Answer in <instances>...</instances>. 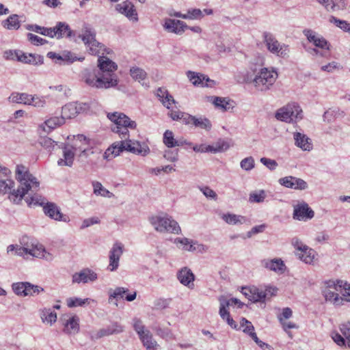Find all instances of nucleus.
<instances>
[{
	"label": "nucleus",
	"mask_w": 350,
	"mask_h": 350,
	"mask_svg": "<svg viewBox=\"0 0 350 350\" xmlns=\"http://www.w3.org/2000/svg\"><path fill=\"white\" fill-rule=\"evenodd\" d=\"M16 179L19 183L17 189L14 188V180L9 177L0 178V195L9 194L8 199L12 203L20 204L29 190L38 187V180L23 165L16 166Z\"/></svg>",
	"instance_id": "f257e3e1"
},
{
	"label": "nucleus",
	"mask_w": 350,
	"mask_h": 350,
	"mask_svg": "<svg viewBox=\"0 0 350 350\" xmlns=\"http://www.w3.org/2000/svg\"><path fill=\"white\" fill-rule=\"evenodd\" d=\"M278 72L273 69L262 67V62L250 63L247 70L237 77L239 83L253 84L254 88L260 92H267L275 83L278 79Z\"/></svg>",
	"instance_id": "f03ea898"
},
{
	"label": "nucleus",
	"mask_w": 350,
	"mask_h": 350,
	"mask_svg": "<svg viewBox=\"0 0 350 350\" xmlns=\"http://www.w3.org/2000/svg\"><path fill=\"white\" fill-rule=\"evenodd\" d=\"M107 118L114 123L111 126V131L118 133L122 140L129 139L130 129H135L137 123L135 121L131 120L126 115L120 112L108 113Z\"/></svg>",
	"instance_id": "7ed1b4c3"
},
{
	"label": "nucleus",
	"mask_w": 350,
	"mask_h": 350,
	"mask_svg": "<svg viewBox=\"0 0 350 350\" xmlns=\"http://www.w3.org/2000/svg\"><path fill=\"white\" fill-rule=\"evenodd\" d=\"M106 75L100 77V72L96 70L85 69L82 73V80L88 86L97 89H108L116 87V79H111L110 81H105Z\"/></svg>",
	"instance_id": "20e7f679"
},
{
	"label": "nucleus",
	"mask_w": 350,
	"mask_h": 350,
	"mask_svg": "<svg viewBox=\"0 0 350 350\" xmlns=\"http://www.w3.org/2000/svg\"><path fill=\"white\" fill-rule=\"evenodd\" d=\"M150 223L154 229L159 232H170L178 234L181 232L178 222L167 215L152 217L150 219Z\"/></svg>",
	"instance_id": "39448f33"
},
{
	"label": "nucleus",
	"mask_w": 350,
	"mask_h": 350,
	"mask_svg": "<svg viewBox=\"0 0 350 350\" xmlns=\"http://www.w3.org/2000/svg\"><path fill=\"white\" fill-rule=\"evenodd\" d=\"M263 41L270 53L282 58H287L289 56V46L285 44H280L271 33L264 32Z\"/></svg>",
	"instance_id": "423d86ee"
},
{
	"label": "nucleus",
	"mask_w": 350,
	"mask_h": 350,
	"mask_svg": "<svg viewBox=\"0 0 350 350\" xmlns=\"http://www.w3.org/2000/svg\"><path fill=\"white\" fill-rule=\"evenodd\" d=\"M79 37L82 39L84 44L89 48V52L94 55L99 56L103 55L106 49L103 44L98 42L95 37L96 33L90 28L85 27Z\"/></svg>",
	"instance_id": "0eeeda50"
},
{
	"label": "nucleus",
	"mask_w": 350,
	"mask_h": 350,
	"mask_svg": "<svg viewBox=\"0 0 350 350\" xmlns=\"http://www.w3.org/2000/svg\"><path fill=\"white\" fill-rule=\"evenodd\" d=\"M302 110L300 107L293 103H288L286 106L277 110L275 117L277 120L291 122L294 120L301 119Z\"/></svg>",
	"instance_id": "6e6552de"
},
{
	"label": "nucleus",
	"mask_w": 350,
	"mask_h": 350,
	"mask_svg": "<svg viewBox=\"0 0 350 350\" xmlns=\"http://www.w3.org/2000/svg\"><path fill=\"white\" fill-rule=\"evenodd\" d=\"M98 62V66L99 67V69L101 72V73H100V77H104L105 75H106L105 78L107 79H105V81H110L111 79H116V86L118 83V78L114 72L118 68L117 64L109 58L104 56H100Z\"/></svg>",
	"instance_id": "1a4fd4ad"
},
{
	"label": "nucleus",
	"mask_w": 350,
	"mask_h": 350,
	"mask_svg": "<svg viewBox=\"0 0 350 350\" xmlns=\"http://www.w3.org/2000/svg\"><path fill=\"white\" fill-rule=\"evenodd\" d=\"M90 108L88 103L72 102L69 103L62 108V117L65 121L66 119L75 118L78 114L86 112Z\"/></svg>",
	"instance_id": "9d476101"
},
{
	"label": "nucleus",
	"mask_w": 350,
	"mask_h": 350,
	"mask_svg": "<svg viewBox=\"0 0 350 350\" xmlns=\"http://www.w3.org/2000/svg\"><path fill=\"white\" fill-rule=\"evenodd\" d=\"M119 151H127L135 154H141L145 156L150 152V149L147 146H142L140 142L135 140L127 139L122 140L119 143Z\"/></svg>",
	"instance_id": "9b49d317"
},
{
	"label": "nucleus",
	"mask_w": 350,
	"mask_h": 350,
	"mask_svg": "<svg viewBox=\"0 0 350 350\" xmlns=\"http://www.w3.org/2000/svg\"><path fill=\"white\" fill-rule=\"evenodd\" d=\"M42 209L44 215L51 219L66 223L70 221L69 217L63 214L61 212L60 208L54 202H46L42 207Z\"/></svg>",
	"instance_id": "f8f14e48"
},
{
	"label": "nucleus",
	"mask_w": 350,
	"mask_h": 350,
	"mask_svg": "<svg viewBox=\"0 0 350 350\" xmlns=\"http://www.w3.org/2000/svg\"><path fill=\"white\" fill-rule=\"evenodd\" d=\"M187 75L189 81L195 86L200 85L202 87H213L215 84V82L213 80L199 72L188 71Z\"/></svg>",
	"instance_id": "ddd939ff"
},
{
	"label": "nucleus",
	"mask_w": 350,
	"mask_h": 350,
	"mask_svg": "<svg viewBox=\"0 0 350 350\" xmlns=\"http://www.w3.org/2000/svg\"><path fill=\"white\" fill-rule=\"evenodd\" d=\"M280 185L291 189L304 190L308 188L307 183L301 178L289 176L279 179Z\"/></svg>",
	"instance_id": "4468645a"
},
{
	"label": "nucleus",
	"mask_w": 350,
	"mask_h": 350,
	"mask_svg": "<svg viewBox=\"0 0 350 350\" xmlns=\"http://www.w3.org/2000/svg\"><path fill=\"white\" fill-rule=\"evenodd\" d=\"M116 10L120 14H124L129 19L134 21H138L137 13L133 4L129 1H124L118 3L116 6Z\"/></svg>",
	"instance_id": "2eb2a0df"
},
{
	"label": "nucleus",
	"mask_w": 350,
	"mask_h": 350,
	"mask_svg": "<svg viewBox=\"0 0 350 350\" xmlns=\"http://www.w3.org/2000/svg\"><path fill=\"white\" fill-rule=\"evenodd\" d=\"M88 139L83 135H78L77 137H75L72 144L70 146L75 152H81L80 156H88L89 153H93V151L88 149Z\"/></svg>",
	"instance_id": "dca6fc26"
},
{
	"label": "nucleus",
	"mask_w": 350,
	"mask_h": 350,
	"mask_svg": "<svg viewBox=\"0 0 350 350\" xmlns=\"http://www.w3.org/2000/svg\"><path fill=\"white\" fill-rule=\"evenodd\" d=\"M314 215V211L309 208L308 204L302 202L294 206L293 218L298 220L312 219Z\"/></svg>",
	"instance_id": "f3484780"
},
{
	"label": "nucleus",
	"mask_w": 350,
	"mask_h": 350,
	"mask_svg": "<svg viewBox=\"0 0 350 350\" xmlns=\"http://www.w3.org/2000/svg\"><path fill=\"white\" fill-rule=\"evenodd\" d=\"M303 33L308 40L312 42L315 46L329 50V44L323 37L317 36L314 31L309 29H304Z\"/></svg>",
	"instance_id": "a211bd4d"
},
{
	"label": "nucleus",
	"mask_w": 350,
	"mask_h": 350,
	"mask_svg": "<svg viewBox=\"0 0 350 350\" xmlns=\"http://www.w3.org/2000/svg\"><path fill=\"white\" fill-rule=\"evenodd\" d=\"M123 253L122 245L120 243H116L113 245L109 252V269L111 271H115L119 266V260L121 255Z\"/></svg>",
	"instance_id": "6ab92c4d"
},
{
	"label": "nucleus",
	"mask_w": 350,
	"mask_h": 350,
	"mask_svg": "<svg viewBox=\"0 0 350 350\" xmlns=\"http://www.w3.org/2000/svg\"><path fill=\"white\" fill-rule=\"evenodd\" d=\"M97 279V274L90 269H83L79 273L72 275L73 283H88L94 282Z\"/></svg>",
	"instance_id": "aec40b11"
},
{
	"label": "nucleus",
	"mask_w": 350,
	"mask_h": 350,
	"mask_svg": "<svg viewBox=\"0 0 350 350\" xmlns=\"http://www.w3.org/2000/svg\"><path fill=\"white\" fill-rule=\"evenodd\" d=\"M36 248V246H32L31 248L26 247H22L18 245H10L7 247V252L10 253L14 252L15 254L19 256H25L27 254H29L33 256H40V252Z\"/></svg>",
	"instance_id": "412c9836"
},
{
	"label": "nucleus",
	"mask_w": 350,
	"mask_h": 350,
	"mask_svg": "<svg viewBox=\"0 0 350 350\" xmlns=\"http://www.w3.org/2000/svg\"><path fill=\"white\" fill-rule=\"evenodd\" d=\"M165 29L176 34H182L188 27L185 23L179 20L167 18L164 24Z\"/></svg>",
	"instance_id": "4be33fe9"
},
{
	"label": "nucleus",
	"mask_w": 350,
	"mask_h": 350,
	"mask_svg": "<svg viewBox=\"0 0 350 350\" xmlns=\"http://www.w3.org/2000/svg\"><path fill=\"white\" fill-rule=\"evenodd\" d=\"M40 189V182L38 181V187L36 189L29 190L25 195L27 196L25 198V202L29 206L31 204L40 205L44 206L48 202L44 198L38 194L36 192Z\"/></svg>",
	"instance_id": "5701e85b"
},
{
	"label": "nucleus",
	"mask_w": 350,
	"mask_h": 350,
	"mask_svg": "<svg viewBox=\"0 0 350 350\" xmlns=\"http://www.w3.org/2000/svg\"><path fill=\"white\" fill-rule=\"evenodd\" d=\"M65 121L60 117H53L46 120L43 124L39 126L40 134L48 133L57 126L64 124Z\"/></svg>",
	"instance_id": "b1692460"
},
{
	"label": "nucleus",
	"mask_w": 350,
	"mask_h": 350,
	"mask_svg": "<svg viewBox=\"0 0 350 350\" xmlns=\"http://www.w3.org/2000/svg\"><path fill=\"white\" fill-rule=\"evenodd\" d=\"M177 278L182 284L187 286L190 288L193 287L195 276L190 269L187 267L182 268L178 272Z\"/></svg>",
	"instance_id": "393cba45"
},
{
	"label": "nucleus",
	"mask_w": 350,
	"mask_h": 350,
	"mask_svg": "<svg viewBox=\"0 0 350 350\" xmlns=\"http://www.w3.org/2000/svg\"><path fill=\"white\" fill-rule=\"evenodd\" d=\"M18 61L24 64L37 66L44 63V58L40 55L25 53L20 51L19 55L18 56Z\"/></svg>",
	"instance_id": "a878e982"
},
{
	"label": "nucleus",
	"mask_w": 350,
	"mask_h": 350,
	"mask_svg": "<svg viewBox=\"0 0 350 350\" xmlns=\"http://www.w3.org/2000/svg\"><path fill=\"white\" fill-rule=\"evenodd\" d=\"M163 142V144L167 148H174L176 146H180L184 144H188L189 146H191V143L187 142L186 140L176 139L174 138L173 132L170 130H167L164 133Z\"/></svg>",
	"instance_id": "bb28decb"
},
{
	"label": "nucleus",
	"mask_w": 350,
	"mask_h": 350,
	"mask_svg": "<svg viewBox=\"0 0 350 350\" xmlns=\"http://www.w3.org/2000/svg\"><path fill=\"white\" fill-rule=\"evenodd\" d=\"M295 145L304 151H310L312 148L311 139L306 135L296 132L293 135Z\"/></svg>",
	"instance_id": "cd10ccee"
},
{
	"label": "nucleus",
	"mask_w": 350,
	"mask_h": 350,
	"mask_svg": "<svg viewBox=\"0 0 350 350\" xmlns=\"http://www.w3.org/2000/svg\"><path fill=\"white\" fill-rule=\"evenodd\" d=\"M63 148L64 159H60L57 161L59 165L72 166L74 161L75 151L70 148L69 144L65 145Z\"/></svg>",
	"instance_id": "c85d7f7f"
},
{
	"label": "nucleus",
	"mask_w": 350,
	"mask_h": 350,
	"mask_svg": "<svg viewBox=\"0 0 350 350\" xmlns=\"http://www.w3.org/2000/svg\"><path fill=\"white\" fill-rule=\"evenodd\" d=\"M64 332L68 334H76L79 331V318L77 315L70 317L64 324Z\"/></svg>",
	"instance_id": "c756f323"
},
{
	"label": "nucleus",
	"mask_w": 350,
	"mask_h": 350,
	"mask_svg": "<svg viewBox=\"0 0 350 350\" xmlns=\"http://www.w3.org/2000/svg\"><path fill=\"white\" fill-rule=\"evenodd\" d=\"M157 96L159 97L162 104L168 109H170V106L172 104L176 103L173 96L165 88H159L157 90Z\"/></svg>",
	"instance_id": "7c9ffc66"
},
{
	"label": "nucleus",
	"mask_w": 350,
	"mask_h": 350,
	"mask_svg": "<svg viewBox=\"0 0 350 350\" xmlns=\"http://www.w3.org/2000/svg\"><path fill=\"white\" fill-rule=\"evenodd\" d=\"M139 338L146 350H157L159 347V345L154 339L150 331H147L146 334L141 336Z\"/></svg>",
	"instance_id": "2f4dec72"
},
{
	"label": "nucleus",
	"mask_w": 350,
	"mask_h": 350,
	"mask_svg": "<svg viewBox=\"0 0 350 350\" xmlns=\"http://www.w3.org/2000/svg\"><path fill=\"white\" fill-rule=\"evenodd\" d=\"M326 286L325 289L323 291V295L326 301H330L335 305H340V301L342 300V298L339 297V295L336 293L334 291V287L328 286L327 281L325 282Z\"/></svg>",
	"instance_id": "473e14b6"
},
{
	"label": "nucleus",
	"mask_w": 350,
	"mask_h": 350,
	"mask_svg": "<svg viewBox=\"0 0 350 350\" xmlns=\"http://www.w3.org/2000/svg\"><path fill=\"white\" fill-rule=\"evenodd\" d=\"M18 14H12L1 22L2 26L8 30L18 29L21 27V21Z\"/></svg>",
	"instance_id": "72a5a7b5"
},
{
	"label": "nucleus",
	"mask_w": 350,
	"mask_h": 350,
	"mask_svg": "<svg viewBox=\"0 0 350 350\" xmlns=\"http://www.w3.org/2000/svg\"><path fill=\"white\" fill-rule=\"evenodd\" d=\"M30 96L31 94H28L27 93L13 92L9 96L8 100L10 103H13L24 104L29 105H30Z\"/></svg>",
	"instance_id": "f704fd0d"
},
{
	"label": "nucleus",
	"mask_w": 350,
	"mask_h": 350,
	"mask_svg": "<svg viewBox=\"0 0 350 350\" xmlns=\"http://www.w3.org/2000/svg\"><path fill=\"white\" fill-rule=\"evenodd\" d=\"M328 286L334 287V291H339L342 289L344 290L345 293L343 295L350 296V284L343 280H337L334 282L333 280L327 281Z\"/></svg>",
	"instance_id": "c9c22d12"
},
{
	"label": "nucleus",
	"mask_w": 350,
	"mask_h": 350,
	"mask_svg": "<svg viewBox=\"0 0 350 350\" xmlns=\"http://www.w3.org/2000/svg\"><path fill=\"white\" fill-rule=\"evenodd\" d=\"M54 28L55 36L57 38L62 37H70L72 33L68 25L65 23L59 22Z\"/></svg>",
	"instance_id": "e433bc0d"
},
{
	"label": "nucleus",
	"mask_w": 350,
	"mask_h": 350,
	"mask_svg": "<svg viewBox=\"0 0 350 350\" xmlns=\"http://www.w3.org/2000/svg\"><path fill=\"white\" fill-rule=\"evenodd\" d=\"M265 267L274 271L283 272L285 269V265L281 259H273L265 261Z\"/></svg>",
	"instance_id": "4c0bfd02"
},
{
	"label": "nucleus",
	"mask_w": 350,
	"mask_h": 350,
	"mask_svg": "<svg viewBox=\"0 0 350 350\" xmlns=\"http://www.w3.org/2000/svg\"><path fill=\"white\" fill-rule=\"evenodd\" d=\"M228 148V145L224 141L219 140L214 145H206L204 147V152H219L226 150Z\"/></svg>",
	"instance_id": "58836bf2"
},
{
	"label": "nucleus",
	"mask_w": 350,
	"mask_h": 350,
	"mask_svg": "<svg viewBox=\"0 0 350 350\" xmlns=\"http://www.w3.org/2000/svg\"><path fill=\"white\" fill-rule=\"evenodd\" d=\"M193 124L196 127H198L206 131H210L212 127L211 121L208 118L202 116L199 118L194 116Z\"/></svg>",
	"instance_id": "ea45409f"
},
{
	"label": "nucleus",
	"mask_w": 350,
	"mask_h": 350,
	"mask_svg": "<svg viewBox=\"0 0 350 350\" xmlns=\"http://www.w3.org/2000/svg\"><path fill=\"white\" fill-rule=\"evenodd\" d=\"M222 219L228 224L235 225L237 224H243L246 221L245 217L237 215L235 214H224Z\"/></svg>",
	"instance_id": "a19ab883"
},
{
	"label": "nucleus",
	"mask_w": 350,
	"mask_h": 350,
	"mask_svg": "<svg viewBox=\"0 0 350 350\" xmlns=\"http://www.w3.org/2000/svg\"><path fill=\"white\" fill-rule=\"evenodd\" d=\"M291 244L295 248L296 252H306V253L308 252V256H310L311 253L313 254L312 248L304 244L302 241H300L297 237H294L292 239Z\"/></svg>",
	"instance_id": "79ce46f5"
},
{
	"label": "nucleus",
	"mask_w": 350,
	"mask_h": 350,
	"mask_svg": "<svg viewBox=\"0 0 350 350\" xmlns=\"http://www.w3.org/2000/svg\"><path fill=\"white\" fill-rule=\"evenodd\" d=\"M213 103L215 106L219 109H222L223 111H227L232 108L230 100H227L226 98H221L218 96H213Z\"/></svg>",
	"instance_id": "37998d69"
},
{
	"label": "nucleus",
	"mask_w": 350,
	"mask_h": 350,
	"mask_svg": "<svg viewBox=\"0 0 350 350\" xmlns=\"http://www.w3.org/2000/svg\"><path fill=\"white\" fill-rule=\"evenodd\" d=\"M27 282H14L12 284V290L18 296L25 297L27 290Z\"/></svg>",
	"instance_id": "c03bdc74"
},
{
	"label": "nucleus",
	"mask_w": 350,
	"mask_h": 350,
	"mask_svg": "<svg viewBox=\"0 0 350 350\" xmlns=\"http://www.w3.org/2000/svg\"><path fill=\"white\" fill-rule=\"evenodd\" d=\"M219 301L220 304L219 314L223 319H225L228 316H230V313L227 310V308L230 306V301H228L225 296H220Z\"/></svg>",
	"instance_id": "a18cd8bd"
},
{
	"label": "nucleus",
	"mask_w": 350,
	"mask_h": 350,
	"mask_svg": "<svg viewBox=\"0 0 350 350\" xmlns=\"http://www.w3.org/2000/svg\"><path fill=\"white\" fill-rule=\"evenodd\" d=\"M119 143L120 142H115L111 145V147L107 148L103 154V158L107 160H109L111 159V157L118 156L120 153L122 152L119 151L120 148H118L119 146H118L120 145Z\"/></svg>",
	"instance_id": "49530a36"
},
{
	"label": "nucleus",
	"mask_w": 350,
	"mask_h": 350,
	"mask_svg": "<svg viewBox=\"0 0 350 350\" xmlns=\"http://www.w3.org/2000/svg\"><path fill=\"white\" fill-rule=\"evenodd\" d=\"M344 112L336 109H329L323 114V119L328 122H332L335 118L343 116Z\"/></svg>",
	"instance_id": "de8ad7c7"
},
{
	"label": "nucleus",
	"mask_w": 350,
	"mask_h": 350,
	"mask_svg": "<svg viewBox=\"0 0 350 350\" xmlns=\"http://www.w3.org/2000/svg\"><path fill=\"white\" fill-rule=\"evenodd\" d=\"M312 251L313 252V254L311 253L310 256H308V252H301V251L295 252V255L301 261L304 262L306 264L310 265L313 263L314 260L315 259V257L317 256V252L313 249H312Z\"/></svg>",
	"instance_id": "09e8293b"
},
{
	"label": "nucleus",
	"mask_w": 350,
	"mask_h": 350,
	"mask_svg": "<svg viewBox=\"0 0 350 350\" xmlns=\"http://www.w3.org/2000/svg\"><path fill=\"white\" fill-rule=\"evenodd\" d=\"M44 291V289L40 286L33 284L31 282H27L26 290L27 293L25 294V297H33Z\"/></svg>",
	"instance_id": "8fccbe9b"
},
{
	"label": "nucleus",
	"mask_w": 350,
	"mask_h": 350,
	"mask_svg": "<svg viewBox=\"0 0 350 350\" xmlns=\"http://www.w3.org/2000/svg\"><path fill=\"white\" fill-rule=\"evenodd\" d=\"M329 22L346 32H350V23L346 21L340 20L335 16H331Z\"/></svg>",
	"instance_id": "3c124183"
},
{
	"label": "nucleus",
	"mask_w": 350,
	"mask_h": 350,
	"mask_svg": "<svg viewBox=\"0 0 350 350\" xmlns=\"http://www.w3.org/2000/svg\"><path fill=\"white\" fill-rule=\"evenodd\" d=\"M41 318L43 321L52 324L57 320V314L51 309H44L42 312Z\"/></svg>",
	"instance_id": "603ef678"
},
{
	"label": "nucleus",
	"mask_w": 350,
	"mask_h": 350,
	"mask_svg": "<svg viewBox=\"0 0 350 350\" xmlns=\"http://www.w3.org/2000/svg\"><path fill=\"white\" fill-rule=\"evenodd\" d=\"M240 166L243 170H252L255 167L254 159L250 156L242 159L240 162Z\"/></svg>",
	"instance_id": "864d4df0"
},
{
	"label": "nucleus",
	"mask_w": 350,
	"mask_h": 350,
	"mask_svg": "<svg viewBox=\"0 0 350 350\" xmlns=\"http://www.w3.org/2000/svg\"><path fill=\"white\" fill-rule=\"evenodd\" d=\"M252 296L253 302L264 301L267 297V293L266 291H263L262 290H260L256 287H253Z\"/></svg>",
	"instance_id": "5fc2aeb1"
},
{
	"label": "nucleus",
	"mask_w": 350,
	"mask_h": 350,
	"mask_svg": "<svg viewBox=\"0 0 350 350\" xmlns=\"http://www.w3.org/2000/svg\"><path fill=\"white\" fill-rule=\"evenodd\" d=\"M194 241L190 240L187 238L183 237V238H176L174 240V243L176 245L180 244V246H178L179 248L182 249L183 250L189 252L188 250V247H189V245L194 244Z\"/></svg>",
	"instance_id": "6e6d98bb"
},
{
	"label": "nucleus",
	"mask_w": 350,
	"mask_h": 350,
	"mask_svg": "<svg viewBox=\"0 0 350 350\" xmlns=\"http://www.w3.org/2000/svg\"><path fill=\"white\" fill-rule=\"evenodd\" d=\"M131 77L139 82L144 81L146 77V72L139 68H132L130 70Z\"/></svg>",
	"instance_id": "4d7b16f0"
},
{
	"label": "nucleus",
	"mask_w": 350,
	"mask_h": 350,
	"mask_svg": "<svg viewBox=\"0 0 350 350\" xmlns=\"http://www.w3.org/2000/svg\"><path fill=\"white\" fill-rule=\"evenodd\" d=\"M92 186L94 187V193L96 196L105 197L109 193V191L104 188L100 182L93 181Z\"/></svg>",
	"instance_id": "13d9d810"
},
{
	"label": "nucleus",
	"mask_w": 350,
	"mask_h": 350,
	"mask_svg": "<svg viewBox=\"0 0 350 350\" xmlns=\"http://www.w3.org/2000/svg\"><path fill=\"white\" fill-rule=\"evenodd\" d=\"M128 291V288L123 287H117L113 291H110L109 301L111 302V299H118L119 298H123L124 294Z\"/></svg>",
	"instance_id": "bf43d9fd"
},
{
	"label": "nucleus",
	"mask_w": 350,
	"mask_h": 350,
	"mask_svg": "<svg viewBox=\"0 0 350 350\" xmlns=\"http://www.w3.org/2000/svg\"><path fill=\"white\" fill-rule=\"evenodd\" d=\"M67 306L69 308L82 306L88 302V299H82L78 297H70L66 300Z\"/></svg>",
	"instance_id": "052dcab7"
},
{
	"label": "nucleus",
	"mask_w": 350,
	"mask_h": 350,
	"mask_svg": "<svg viewBox=\"0 0 350 350\" xmlns=\"http://www.w3.org/2000/svg\"><path fill=\"white\" fill-rule=\"evenodd\" d=\"M109 329H107V327L103 328L97 331H92L90 332V337L92 340H98L102 337L109 336Z\"/></svg>",
	"instance_id": "680f3d73"
},
{
	"label": "nucleus",
	"mask_w": 350,
	"mask_h": 350,
	"mask_svg": "<svg viewBox=\"0 0 350 350\" xmlns=\"http://www.w3.org/2000/svg\"><path fill=\"white\" fill-rule=\"evenodd\" d=\"M266 198L264 190H260L258 192H253L250 194V201L251 202H262Z\"/></svg>",
	"instance_id": "e2e57ef3"
},
{
	"label": "nucleus",
	"mask_w": 350,
	"mask_h": 350,
	"mask_svg": "<svg viewBox=\"0 0 350 350\" xmlns=\"http://www.w3.org/2000/svg\"><path fill=\"white\" fill-rule=\"evenodd\" d=\"M83 59L84 57H77L71 52H67L62 55V64H69L77 60L81 62Z\"/></svg>",
	"instance_id": "0e129e2a"
},
{
	"label": "nucleus",
	"mask_w": 350,
	"mask_h": 350,
	"mask_svg": "<svg viewBox=\"0 0 350 350\" xmlns=\"http://www.w3.org/2000/svg\"><path fill=\"white\" fill-rule=\"evenodd\" d=\"M29 100H30L29 105H32L35 107L42 108V107H44L46 104V100L44 98L39 97L36 95H34V96L31 95Z\"/></svg>",
	"instance_id": "69168bd1"
},
{
	"label": "nucleus",
	"mask_w": 350,
	"mask_h": 350,
	"mask_svg": "<svg viewBox=\"0 0 350 350\" xmlns=\"http://www.w3.org/2000/svg\"><path fill=\"white\" fill-rule=\"evenodd\" d=\"M133 327L139 337L145 334L147 331H149L148 329H145V326L142 324V321L139 319H133Z\"/></svg>",
	"instance_id": "338daca9"
},
{
	"label": "nucleus",
	"mask_w": 350,
	"mask_h": 350,
	"mask_svg": "<svg viewBox=\"0 0 350 350\" xmlns=\"http://www.w3.org/2000/svg\"><path fill=\"white\" fill-rule=\"evenodd\" d=\"M340 330L348 340V346L350 347V322L347 321L341 323L340 325Z\"/></svg>",
	"instance_id": "774afa93"
}]
</instances>
